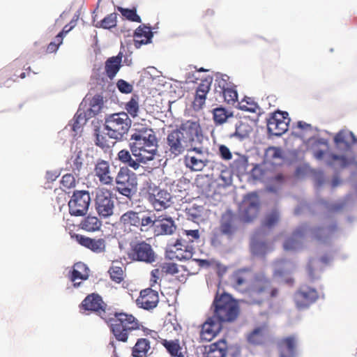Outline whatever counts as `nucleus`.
<instances>
[{"label": "nucleus", "instance_id": "obj_1", "mask_svg": "<svg viewBox=\"0 0 357 357\" xmlns=\"http://www.w3.org/2000/svg\"><path fill=\"white\" fill-rule=\"evenodd\" d=\"M203 140L201 128L197 122L188 121L167 136L166 153L176 158L188 151L194 146L201 144Z\"/></svg>", "mask_w": 357, "mask_h": 357}, {"label": "nucleus", "instance_id": "obj_2", "mask_svg": "<svg viewBox=\"0 0 357 357\" xmlns=\"http://www.w3.org/2000/svg\"><path fill=\"white\" fill-rule=\"evenodd\" d=\"M130 135V149L139 163L146 164L154 159L158 152V141L154 131L146 127L134 125Z\"/></svg>", "mask_w": 357, "mask_h": 357}, {"label": "nucleus", "instance_id": "obj_3", "mask_svg": "<svg viewBox=\"0 0 357 357\" xmlns=\"http://www.w3.org/2000/svg\"><path fill=\"white\" fill-rule=\"evenodd\" d=\"M307 146L317 160L324 161L335 169L345 167L354 162V159L349 158L348 153L342 156L331 153L328 151V141L325 139L310 138L307 142Z\"/></svg>", "mask_w": 357, "mask_h": 357}, {"label": "nucleus", "instance_id": "obj_4", "mask_svg": "<svg viewBox=\"0 0 357 357\" xmlns=\"http://www.w3.org/2000/svg\"><path fill=\"white\" fill-rule=\"evenodd\" d=\"M131 126V120L126 112L109 114L105 120L106 134L112 139L120 140L126 135Z\"/></svg>", "mask_w": 357, "mask_h": 357}, {"label": "nucleus", "instance_id": "obj_5", "mask_svg": "<svg viewBox=\"0 0 357 357\" xmlns=\"http://www.w3.org/2000/svg\"><path fill=\"white\" fill-rule=\"evenodd\" d=\"M138 327L137 320L132 314L126 313L116 314L111 323V330L114 335L122 342L127 341L128 333Z\"/></svg>", "mask_w": 357, "mask_h": 357}, {"label": "nucleus", "instance_id": "obj_6", "mask_svg": "<svg viewBox=\"0 0 357 357\" xmlns=\"http://www.w3.org/2000/svg\"><path fill=\"white\" fill-rule=\"evenodd\" d=\"M214 306V316L221 322L231 321L238 314L237 303L227 294H222L219 298H216Z\"/></svg>", "mask_w": 357, "mask_h": 357}, {"label": "nucleus", "instance_id": "obj_7", "mask_svg": "<svg viewBox=\"0 0 357 357\" xmlns=\"http://www.w3.org/2000/svg\"><path fill=\"white\" fill-rule=\"evenodd\" d=\"M146 198L156 211H162L170 206L171 195L165 190L160 189L152 183L146 187Z\"/></svg>", "mask_w": 357, "mask_h": 357}, {"label": "nucleus", "instance_id": "obj_8", "mask_svg": "<svg viewBox=\"0 0 357 357\" xmlns=\"http://www.w3.org/2000/svg\"><path fill=\"white\" fill-rule=\"evenodd\" d=\"M207 154L201 144L194 146L184 158L185 166L192 171H202L207 165Z\"/></svg>", "mask_w": 357, "mask_h": 357}, {"label": "nucleus", "instance_id": "obj_9", "mask_svg": "<svg viewBox=\"0 0 357 357\" xmlns=\"http://www.w3.org/2000/svg\"><path fill=\"white\" fill-rule=\"evenodd\" d=\"M96 210L102 218L113 215L114 202L112 193L108 190L100 188L96 190L95 199Z\"/></svg>", "mask_w": 357, "mask_h": 357}, {"label": "nucleus", "instance_id": "obj_10", "mask_svg": "<svg viewBox=\"0 0 357 357\" xmlns=\"http://www.w3.org/2000/svg\"><path fill=\"white\" fill-rule=\"evenodd\" d=\"M91 202L90 195L87 191H76L68 202L69 212L74 216H83L89 209Z\"/></svg>", "mask_w": 357, "mask_h": 357}, {"label": "nucleus", "instance_id": "obj_11", "mask_svg": "<svg viewBox=\"0 0 357 357\" xmlns=\"http://www.w3.org/2000/svg\"><path fill=\"white\" fill-rule=\"evenodd\" d=\"M116 189L123 195L130 197L137 190V181L134 174H129L126 169H121L116 178Z\"/></svg>", "mask_w": 357, "mask_h": 357}, {"label": "nucleus", "instance_id": "obj_12", "mask_svg": "<svg viewBox=\"0 0 357 357\" xmlns=\"http://www.w3.org/2000/svg\"><path fill=\"white\" fill-rule=\"evenodd\" d=\"M289 123L287 112H277L268 119L267 128L271 134L280 136L288 130Z\"/></svg>", "mask_w": 357, "mask_h": 357}, {"label": "nucleus", "instance_id": "obj_13", "mask_svg": "<svg viewBox=\"0 0 357 357\" xmlns=\"http://www.w3.org/2000/svg\"><path fill=\"white\" fill-rule=\"evenodd\" d=\"M259 204V198L255 193H250L245 196L240 205V211L245 221L250 222L257 217Z\"/></svg>", "mask_w": 357, "mask_h": 357}, {"label": "nucleus", "instance_id": "obj_14", "mask_svg": "<svg viewBox=\"0 0 357 357\" xmlns=\"http://www.w3.org/2000/svg\"><path fill=\"white\" fill-rule=\"evenodd\" d=\"M130 257L133 260L151 263L155 261V255L151 246L144 242L132 245Z\"/></svg>", "mask_w": 357, "mask_h": 357}, {"label": "nucleus", "instance_id": "obj_15", "mask_svg": "<svg viewBox=\"0 0 357 357\" xmlns=\"http://www.w3.org/2000/svg\"><path fill=\"white\" fill-rule=\"evenodd\" d=\"M298 338L291 335L281 338L278 343L280 357H297Z\"/></svg>", "mask_w": 357, "mask_h": 357}, {"label": "nucleus", "instance_id": "obj_16", "mask_svg": "<svg viewBox=\"0 0 357 357\" xmlns=\"http://www.w3.org/2000/svg\"><path fill=\"white\" fill-rule=\"evenodd\" d=\"M318 298L317 291L309 287H302L300 290L296 293L294 301L296 307L299 309L307 307Z\"/></svg>", "mask_w": 357, "mask_h": 357}, {"label": "nucleus", "instance_id": "obj_17", "mask_svg": "<svg viewBox=\"0 0 357 357\" xmlns=\"http://www.w3.org/2000/svg\"><path fill=\"white\" fill-rule=\"evenodd\" d=\"M221 329V321L213 316L208 318L202 325L201 337L206 341L212 340Z\"/></svg>", "mask_w": 357, "mask_h": 357}, {"label": "nucleus", "instance_id": "obj_18", "mask_svg": "<svg viewBox=\"0 0 357 357\" xmlns=\"http://www.w3.org/2000/svg\"><path fill=\"white\" fill-rule=\"evenodd\" d=\"M76 239L80 245L94 253H103L106 250V243L103 238H91L82 235H77Z\"/></svg>", "mask_w": 357, "mask_h": 357}, {"label": "nucleus", "instance_id": "obj_19", "mask_svg": "<svg viewBox=\"0 0 357 357\" xmlns=\"http://www.w3.org/2000/svg\"><path fill=\"white\" fill-rule=\"evenodd\" d=\"M193 249L191 246L183 245L181 241L177 242L169 248L167 252L168 257L178 260H187L192 257Z\"/></svg>", "mask_w": 357, "mask_h": 357}, {"label": "nucleus", "instance_id": "obj_20", "mask_svg": "<svg viewBox=\"0 0 357 357\" xmlns=\"http://www.w3.org/2000/svg\"><path fill=\"white\" fill-rule=\"evenodd\" d=\"M158 303V293L151 289H146L140 292V296L136 300L137 305L145 310L153 309Z\"/></svg>", "mask_w": 357, "mask_h": 357}, {"label": "nucleus", "instance_id": "obj_21", "mask_svg": "<svg viewBox=\"0 0 357 357\" xmlns=\"http://www.w3.org/2000/svg\"><path fill=\"white\" fill-rule=\"evenodd\" d=\"M88 119L85 111L79 108L66 129L72 131L73 136L75 137L82 133L83 126L86 123Z\"/></svg>", "mask_w": 357, "mask_h": 357}, {"label": "nucleus", "instance_id": "obj_22", "mask_svg": "<svg viewBox=\"0 0 357 357\" xmlns=\"http://www.w3.org/2000/svg\"><path fill=\"white\" fill-rule=\"evenodd\" d=\"M88 267L83 263L79 262L75 264L71 275V280L73 286L76 288L80 287L82 282L78 280H86L89 275Z\"/></svg>", "mask_w": 357, "mask_h": 357}, {"label": "nucleus", "instance_id": "obj_23", "mask_svg": "<svg viewBox=\"0 0 357 357\" xmlns=\"http://www.w3.org/2000/svg\"><path fill=\"white\" fill-rule=\"evenodd\" d=\"M294 268L292 263L286 261H277L273 265V276L278 282H288V279L285 278Z\"/></svg>", "mask_w": 357, "mask_h": 357}, {"label": "nucleus", "instance_id": "obj_24", "mask_svg": "<svg viewBox=\"0 0 357 357\" xmlns=\"http://www.w3.org/2000/svg\"><path fill=\"white\" fill-rule=\"evenodd\" d=\"M96 176L103 184H109L113 180L109 163L105 160L98 161L95 167Z\"/></svg>", "mask_w": 357, "mask_h": 357}, {"label": "nucleus", "instance_id": "obj_25", "mask_svg": "<svg viewBox=\"0 0 357 357\" xmlns=\"http://www.w3.org/2000/svg\"><path fill=\"white\" fill-rule=\"evenodd\" d=\"M135 46L139 48L142 45L150 43L153 33L148 26H139L135 32Z\"/></svg>", "mask_w": 357, "mask_h": 357}, {"label": "nucleus", "instance_id": "obj_26", "mask_svg": "<svg viewBox=\"0 0 357 357\" xmlns=\"http://www.w3.org/2000/svg\"><path fill=\"white\" fill-rule=\"evenodd\" d=\"M235 132L230 135L231 138L243 140L247 138L252 131V127L247 121L235 119Z\"/></svg>", "mask_w": 357, "mask_h": 357}, {"label": "nucleus", "instance_id": "obj_27", "mask_svg": "<svg viewBox=\"0 0 357 357\" xmlns=\"http://www.w3.org/2000/svg\"><path fill=\"white\" fill-rule=\"evenodd\" d=\"M122 56L118 55L109 58L105 61V70L107 76L110 79H114L121 67Z\"/></svg>", "mask_w": 357, "mask_h": 357}, {"label": "nucleus", "instance_id": "obj_28", "mask_svg": "<svg viewBox=\"0 0 357 357\" xmlns=\"http://www.w3.org/2000/svg\"><path fill=\"white\" fill-rule=\"evenodd\" d=\"M176 229L172 218H158L156 220L155 231L158 235L172 234Z\"/></svg>", "mask_w": 357, "mask_h": 357}, {"label": "nucleus", "instance_id": "obj_29", "mask_svg": "<svg viewBox=\"0 0 357 357\" xmlns=\"http://www.w3.org/2000/svg\"><path fill=\"white\" fill-rule=\"evenodd\" d=\"M104 303L100 296L92 294L82 303V307L86 310L98 311L103 308Z\"/></svg>", "mask_w": 357, "mask_h": 357}, {"label": "nucleus", "instance_id": "obj_30", "mask_svg": "<svg viewBox=\"0 0 357 357\" xmlns=\"http://www.w3.org/2000/svg\"><path fill=\"white\" fill-rule=\"evenodd\" d=\"M209 89L210 85L207 84H202L198 86L193 102V107L195 110H199L203 107Z\"/></svg>", "mask_w": 357, "mask_h": 357}, {"label": "nucleus", "instance_id": "obj_31", "mask_svg": "<svg viewBox=\"0 0 357 357\" xmlns=\"http://www.w3.org/2000/svg\"><path fill=\"white\" fill-rule=\"evenodd\" d=\"M265 162L272 165H278L282 163L283 158L280 149L278 147H269L265 153Z\"/></svg>", "mask_w": 357, "mask_h": 357}, {"label": "nucleus", "instance_id": "obj_32", "mask_svg": "<svg viewBox=\"0 0 357 357\" xmlns=\"http://www.w3.org/2000/svg\"><path fill=\"white\" fill-rule=\"evenodd\" d=\"M267 335L266 326L257 327L248 335V340L253 344H260L264 342Z\"/></svg>", "mask_w": 357, "mask_h": 357}, {"label": "nucleus", "instance_id": "obj_33", "mask_svg": "<svg viewBox=\"0 0 357 357\" xmlns=\"http://www.w3.org/2000/svg\"><path fill=\"white\" fill-rule=\"evenodd\" d=\"M254 294H262L264 298H268L274 296L275 290H271L269 288V282L264 278L257 279V289L253 291Z\"/></svg>", "mask_w": 357, "mask_h": 357}, {"label": "nucleus", "instance_id": "obj_34", "mask_svg": "<svg viewBox=\"0 0 357 357\" xmlns=\"http://www.w3.org/2000/svg\"><path fill=\"white\" fill-rule=\"evenodd\" d=\"M140 213L132 211H128L121 215L120 221L125 227H139Z\"/></svg>", "mask_w": 357, "mask_h": 357}, {"label": "nucleus", "instance_id": "obj_35", "mask_svg": "<svg viewBox=\"0 0 357 357\" xmlns=\"http://www.w3.org/2000/svg\"><path fill=\"white\" fill-rule=\"evenodd\" d=\"M149 349V341L144 338L139 339L132 349V356L135 357H146Z\"/></svg>", "mask_w": 357, "mask_h": 357}, {"label": "nucleus", "instance_id": "obj_36", "mask_svg": "<svg viewBox=\"0 0 357 357\" xmlns=\"http://www.w3.org/2000/svg\"><path fill=\"white\" fill-rule=\"evenodd\" d=\"M160 342L172 356L184 357L182 354L181 347L179 344L178 340H167L165 339H162Z\"/></svg>", "mask_w": 357, "mask_h": 357}, {"label": "nucleus", "instance_id": "obj_37", "mask_svg": "<svg viewBox=\"0 0 357 357\" xmlns=\"http://www.w3.org/2000/svg\"><path fill=\"white\" fill-rule=\"evenodd\" d=\"M81 228L87 231H96L100 229L102 223L96 216H88L80 224Z\"/></svg>", "mask_w": 357, "mask_h": 357}, {"label": "nucleus", "instance_id": "obj_38", "mask_svg": "<svg viewBox=\"0 0 357 357\" xmlns=\"http://www.w3.org/2000/svg\"><path fill=\"white\" fill-rule=\"evenodd\" d=\"M213 119L217 124H222L227 119L233 118V113L226 110L223 107H218L213 109Z\"/></svg>", "mask_w": 357, "mask_h": 357}, {"label": "nucleus", "instance_id": "obj_39", "mask_svg": "<svg viewBox=\"0 0 357 357\" xmlns=\"http://www.w3.org/2000/svg\"><path fill=\"white\" fill-rule=\"evenodd\" d=\"M102 100L100 96H95L90 102L89 108L86 112L88 118L98 114L102 108Z\"/></svg>", "mask_w": 357, "mask_h": 357}, {"label": "nucleus", "instance_id": "obj_40", "mask_svg": "<svg viewBox=\"0 0 357 357\" xmlns=\"http://www.w3.org/2000/svg\"><path fill=\"white\" fill-rule=\"evenodd\" d=\"M302 234L296 231L291 238L287 239L284 244V248L286 250H296L301 247Z\"/></svg>", "mask_w": 357, "mask_h": 357}, {"label": "nucleus", "instance_id": "obj_41", "mask_svg": "<svg viewBox=\"0 0 357 357\" xmlns=\"http://www.w3.org/2000/svg\"><path fill=\"white\" fill-rule=\"evenodd\" d=\"M118 158L122 162L127 164L129 167L133 168L135 170L139 167V164L137 160L131 157L130 152L127 150H121L118 153Z\"/></svg>", "mask_w": 357, "mask_h": 357}, {"label": "nucleus", "instance_id": "obj_42", "mask_svg": "<svg viewBox=\"0 0 357 357\" xmlns=\"http://www.w3.org/2000/svg\"><path fill=\"white\" fill-rule=\"evenodd\" d=\"M232 167L241 174L246 173L248 167V158L245 155H238L234 160Z\"/></svg>", "mask_w": 357, "mask_h": 357}, {"label": "nucleus", "instance_id": "obj_43", "mask_svg": "<svg viewBox=\"0 0 357 357\" xmlns=\"http://www.w3.org/2000/svg\"><path fill=\"white\" fill-rule=\"evenodd\" d=\"M222 344L223 345L224 342L211 344L207 351L206 357H225L226 351L225 347L221 346Z\"/></svg>", "mask_w": 357, "mask_h": 357}, {"label": "nucleus", "instance_id": "obj_44", "mask_svg": "<svg viewBox=\"0 0 357 357\" xmlns=\"http://www.w3.org/2000/svg\"><path fill=\"white\" fill-rule=\"evenodd\" d=\"M220 87L222 90L225 101H227L228 103H233L237 100L238 94L234 89L229 86H226L225 84H220Z\"/></svg>", "mask_w": 357, "mask_h": 357}, {"label": "nucleus", "instance_id": "obj_45", "mask_svg": "<svg viewBox=\"0 0 357 357\" xmlns=\"http://www.w3.org/2000/svg\"><path fill=\"white\" fill-rule=\"evenodd\" d=\"M156 220V218H153L150 215L141 213L139 218V227H141V231H146L149 227L152 226L155 227Z\"/></svg>", "mask_w": 357, "mask_h": 357}, {"label": "nucleus", "instance_id": "obj_46", "mask_svg": "<svg viewBox=\"0 0 357 357\" xmlns=\"http://www.w3.org/2000/svg\"><path fill=\"white\" fill-rule=\"evenodd\" d=\"M349 137H351L354 142H357V139L355 137L351 132L340 131L334 137V141L337 146H340L342 144H346Z\"/></svg>", "mask_w": 357, "mask_h": 357}, {"label": "nucleus", "instance_id": "obj_47", "mask_svg": "<svg viewBox=\"0 0 357 357\" xmlns=\"http://www.w3.org/2000/svg\"><path fill=\"white\" fill-rule=\"evenodd\" d=\"M126 109L131 116L135 117L137 116L139 107L138 98L136 96L132 97L126 103Z\"/></svg>", "mask_w": 357, "mask_h": 357}, {"label": "nucleus", "instance_id": "obj_48", "mask_svg": "<svg viewBox=\"0 0 357 357\" xmlns=\"http://www.w3.org/2000/svg\"><path fill=\"white\" fill-rule=\"evenodd\" d=\"M109 273L111 279L116 283H120L123 280V271L120 266L113 264L110 267Z\"/></svg>", "mask_w": 357, "mask_h": 357}, {"label": "nucleus", "instance_id": "obj_49", "mask_svg": "<svg viewBox=\"0 0 357 357\" xmlns=\"http://www.w3.org/2000/svg\"><path fill=\"white\" fill-rule=\"evenodd\" d=\"M238 108L243 111L255 113L258 109V106L251 98H248L238 103Z\"/></svg>", "mask_w": 357, "mask_h": 357}, {"label": "nucleus", "instance_id": "obj_50", "mask_svg": "<svg viewBox=\"0 0 357 357\" xmlns=\"http://www.w3.org/2000/svg\"><path fill=\"white\" fill-rule=\"evenodd\" d=\"M117 15L116 13H111L105 17L101 22L100 26L103 29H111L114 27L116 24Z\"/></svg>", "mask_w": 357, "mask_h": 357}, {"label": "nucleus", "instance_id": "obj_51", "mask_svg": "<svg viewBox=\"0 0 357 357\" xmlns=\"http://www.w3.org/2000/svg\"><path fill=\"white\" fill-rule=\"evenodd\" d=\"M119 10L121 11L122 15L129 20L140 22V17L137 15L135 10L122 8H119Z\"/></svg>", "mask_w": 357, "mask_h": 357}, {"label": "nucleus", "instance_id": "obj_52", "mask_svg": "<svg viewBox=\"0 0 357 357\" xmlns=\"http://www.w3.org/2000/svg\"><path fill=\"white\" fill-rule=\"evenodd\" d=\"M201 266H213L218 269L219 273H224L226 271V268L216 261H210L208 260L200 259L198 261Z\"/></svg>", "mask_w": 357, "mask_h": 357}, {"label": "nucleus", "instance_id": "obj_53", "mask_svg": "<svg viewBox=\"0 0 357 357\" xmlns=\"http://www.w3.org/2000/svg\"><path fill=\"white\" fill-rule=\"evenodd\" d=\"M184 233L185 234L186 238L185 241H190L193 243L195 241H197L199 238V232L197 229L194 230H185Z\"/></svg>", "mask_w": 357, "mask_h": 357}, {"label": "nucleus", "instance_id": "obj_54", "mask_svg": "<svg viewBox=\"0 0 357 357\" xmlns=\"http://www.w3.org/2000/svg\"><path fill=\"white\" fill-rule=\"evenodd\" d=\"M117 87L121 92L124 93H129L132 90V86L123 79H119L117 82Z\"/></svg>", "mask_w": 357, "mask_h": 357}, {"label": "nucleus", "instance_id": "obj_55", "mask_svg": "<svg viewBox=\"0 0 357 357\" xmlns=\"http://www.w3.org/2000/svg\"><path fill=\"white\" fill-rule=\"evenodd\" d=\"M75 178L71 174H66L62 177L61 183L64 187L70 188L75 185Z\"/></svg>", "mask_w": 357, "mask_h": 357}, {"label": "nucleus", "instance_id": "obj_56", "mask_svg": "<svg viewBox=\"0 0 357 357\" xmlns=\"http://www.w3.org/2000/svg\"><path fill=\"white\" fill-rule=\"evenodd\" d=\"M245 278L241 275L240 273L234 274L231 278V282L235 288L238 289L245 283Z\"/></svg>", "mask_w": 357, "mask_h": 357}, {"label": "nucleus", "instance_id": "obj_57", "mask_svg": "<svg viewBox=\"0 0 357 357\" xmlns=\"http://www.w3.org/2000/svg\"><path fill=\"white\" fill-rule=\"evenodd\" d=\"M162 270L169 274H175L178 272L176 264L172 262L164 264Z\"/></svg>", "mask_w": 357, "mask_h": 357}, {"label": "nucleus", "instance_id": "obj_58", "mask_svg": "<svg viewBox=\"0 0 357 357\" xmlns=\"http://www.w3.org/2000/svg\"><path fill=\"white\" fill-rule=\"evenodd\" d=\"M279 215L278 212H273L270 214L266 219L265 224L268 227H272L276 223L278 220Z\"/></svg>", "mask_w": 357, "mask_h": 357}, {"label": "nucleus", "instance_id": "obj_59", "mask_svg": "<svg viewBox=\"0 0 357 357\" xmlns=\"http://www.w3.org/2000/svg\"><path fill=\"white\" fill-rule=\"evenodd\" d=\"M220 153L225 160H230L232 157L231 153L228 147L221 145L219 148Z\"/></svg>", "mask_w": 357, "mask_h": 357}, {"label": "nucleus", "instance_id": "obj_60", "mask_svg": "<svg viewBox=\"0 0 357 357\" xmlns=\"http://www.w3.org/2000/svg\"><path fill=\"white\" fill-rule=\"evenodd\" d=\"M78 15H75L74 17V19L70 22V24L63 27L62 31L60 32L63 33V37H64L69 31H70L75 27Z\"/></svg>", "mask_w": 357, "mask_h": 357}, {"label": "nucleus", "instance_id": "obj_61", "mask_svg": "<svg viewBox=\"0 0 357 357\" xmlns=\"http://www.w3.org/2000/svg\"><path fill=\"white\" fill-rule=\"evenodd\" d=\"M165 326L167 331H172V329H173L174 331H178L181 328L179 324L175 319H174V322L171 320L166 321Z\"/></svg>", "mask_w": 357, "mask_h": 357}, {"label": "nucleus", "instance_id": "obj_62", "mask_svg": "<svg viewBox=\"0 0 357 357\" xmlns=\"http://www.w3.org/2000/svg\"><path fill=\"white\" fill-rule=\"evenodd\" d=\"M151 282L155 284L157 283L158 280L160 279L161 275V271L159 269L156 268L151 271Z\"/></svg>", "mask_w": 357, "mask_h": 357}, {"label": "nucleus", "instance_id": "obj_63", "mask_svg": "<svg viewBox=\"0 0 357 357\" xmlns=\"http://www.w3.org/2000/svg\"><path fill=\"white\" fill-rule=\"evenodd\" d=\"M158 71L154 67H148L145 69L142 73L144 77H147L149 75L151 77L156 76Z\"/></svg>", "mask_w": 357, "mask_h": 357}, {"label": "nucleus", "instance_id": "obj_64", "mask_svg": "<svg viewBox=\"0 0 357 357\" xmlns=\"http://www.w3.org/2000/svg\"><path fill=\"white\" fill-rule=\"evenodd\" d=\"M59 176V174L57 171H48L46 173V178L50 181H55Z\"/></svg>", "mask_w": 357, "mask_h": 357}]
</instances>
